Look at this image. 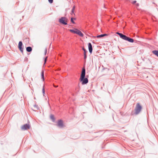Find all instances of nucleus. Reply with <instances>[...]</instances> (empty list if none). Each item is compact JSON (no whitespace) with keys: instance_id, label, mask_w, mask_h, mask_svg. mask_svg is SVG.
<instances>
[{"instance_id":"18","label":"nucleus","mask_w":158,"mask_h":158,"mask_svg":"<svg viewBox=\"0 0 158 158\" xmlns=\"http://www.w3.org/2000/svg\"><path fill=\"white\" fill-rule=\"evenodd\" d=\"M76 29H75V30H74L73 29H70L69 31H70V32H72V33H76Z\"/></svg>"},{"instance_id":"4","label":"nucleus","mask_w":158,"mask_h":158,"mask_svg":"<svg viewBox=\"0 0 158 158\" xmlns=\"http://www.w3.org/2000/svg\"><path fill=\"white\" fill-rule=\"evenodd\" d=\"M122 39L128 41L130 43H133L134 42V40L133 39L127 36L124 35Z\"/></svg>"},{"instance_id":"8","label":"nucleus","mask_w":158,"mask_h":158,"mask_svg":"<svg viewBox=\"0 0 158 158\" xmlns=\"http://www.w3.org/2000/svg\"><path fill=\"white\" fill-rule=\"evenodd\" d=\"M88 47L89 52L91 53L92 52L93 48L92 44L91 43H89L88 44Z\"/></svg>"},{"instance_id":"19","label":"nucleus","mask_w":158,"mask_h":158,"mask_svg":"<svg viewBox=\"0 0 158 158\" xmlns=\"http://www.w3.org/2000/svg\"><path fill=\"white\" fill-rule=\"evenodd\" d=\"M103 34H101L100 35H98L97 36V38H100L103 37Z\"/></svg>"},{"instance_id":"27","label":"nucleus","mask_w":158,"mask_h":158,"mask_svg":"<svg viewBox=\"0 0 158 158\" xmlns=\"http://www.w3.org/2000/svg\"><path fill=\"white\" fill-rule=\"evenodd\" d=\"M103 36H107L108 35L107 34H103Z\"/></svg>"},{"instance_id":"30","label":"nucleus","mask_w":158,"mask_h":158,"mask_svg":"<svg viewBox=\"0 0 158 158\" xmlns=\"http://www.w3.org/2000/svg\"><path fill=\"white\" fill-rule=\"evenodd\" d=\"M86 77H88V76H86Z\"/></svg>"},{"instance_id":"24","label":"nucleus","mask_w":158,"mask_h":158,"mask_svg":"<svg viewBox=\"0 0 158 158\" xmlns=\"http://www.w3.org/2000/svg\"><path fill=\"white\" fill-rule=\"evenodd\" d=\"M135 6H136V8H137L139 6V3H136Z\"/></svg>"},{"instance_id":"7","label":"nucleus","mask_w":158,"mask_h":158,"mask_svg":"<svg viewBox=\"0 0 158 158\" xmlns=\"http://www.w3.org/2000/svg\"><path fill=\"white\" fill-rule=\"evenodd\" d=\"M57 126L59 127L60 128L63 127L64 124L63 121L62 120L60 119L58 120L57 124Z\"/></svg>"},{"instance_id":"25","label":"nucleus","mask_w":158,"mask_h":158,"mask_svg":"<svg viewBox=\"0 0 158 158\" xmlns=\"http://www.w3.org/2000/svg\"><path fill=\"white\" fill-rule=\"evenodd\" d=\"M136 1H134L133 2H132V3L133 4H135L136 3Z\"/></svg>"},{"instance_id":"13","label":"nucleus","mask_w":158,"mask_h":158,"mask_svg":"<svg viewBox=\"0 0 158 158\" xmlns=\"http://www.w3.org/2000/svg\"><path fill=\"white\" fill-rule=\"evenodd\" d=\"M152 53L158 57V50H155L152 51Z\"/></svg>"},{"instance_id":"10","label":"nucleus","mask_w":158,"mask_h":158,"mask_svg":"<svg viewBox=\"0 0 158 158\" xmlns=\"http://www.w3.org/2000/svg\"><path fill=\"white\" fill-rule=\"evenodd\" d=\"M82 50L84 52V59L85 60L87 57L86 54V53L87 52V51L84 48H82Z\"/></svg>"},{"instance_id":"11","label":"nucleus","mask_w":158,"mask_h":158,"mask_svg":"<svg viewBox=\"0 0 158 158\" xmlns=\"http://www.w3.org/2000/svg\"><path fill=\"white\" fill-rule=\"evenodd\" d=\"M34 109H32V110L34 111H36L37 110H39V108L38 106L36 104L34 105L33 106Z\"/></svg>"},{"instance_id":"1","label":"nucleus","mask_w":158,"mask_h":158,"mask_svg":"<svg viewBox=\"0 0 158 158\" xmlns=\"http://www.w3.org/2000/svg\"><path fill=\"white\" fill-rule=\"evenodd\" d=\"M85 67H83L82 69V71L80 78V81L81 82L82 85L87 84L88 82V80L87 77L85 78Z\"/></svg>"},{"instance_id":"21","label":"nucleus","mask_w":158,"mask_h":158,"mask_svg":"<svg viewBox=\"0 0 158 158\" xmlns=\"http://www.w3.org/2000/svg\"><path fill=\"white\" fill-rule=\"evenodd\" d=\"M42 93L44 95V94H45V89H44V86H43V88L42 89Z\"/></svg>"},{"instance_id":"17","label":"nucleus","mask_w":158,"mask_h":158,"mask_svg":"<svg viewBox=\"0 0 158 158\" xmlns=\"http://www.w3.org/2000/svg\"><path fill=\"white\" fill-rule=\"evenodd\" d=\"M76 19V18H74L73 17H71V18L70 21L71 23H72L73 24H75V23L74 21V20H75Z\"/></svg>"},{"instance_id":"23","label":"nucleus","mask_w":158,"mask_h":158,"mask_svg":"<svg viewBox=\"0 0 158 158\" xmlns=\"http://www.w3.org/2000/svg\"><path fill=\"white\" fill-rule=\"evenodd\" d=\"M49 2L50 3H52L53 2V0H48Z\"/></svg>"},{"instance_id":"16","label":"nucleus","mask_w":158,"mask_h":158,"mask_svg":"<svg viewBox=\"0 0 158 158\" xmlns=\"http://www.w3.org/2000/svg\"><path fill=\"white\" fill-rule=\"evenodd\" d=\"M44 70L42 71L41 72V78L43 80V81H44Z\"/></svg>"},{"instance_id":"12","label":"nucleus","mask_w":158,"mask_h":158,"mask_svg":"<svg viewBox=\"0 0 158 158\" xmlns=\"http://www.w3.org/2000/svg\"><path fill=\"white\" fill-rule=\"evenodd\" d=\"M26 51L27 52H30L32 51V48L31 47L29 46L26 48Z\"/></svg>"},{"instance_id":"20","label":"nucleus","mask_w":158,"mask_h":158,"mask_svg":"<svg viewBox=\"0 0 158 158\" xmlns=\"http://www.w3.org/2000/svg\"><path fill=\"white\" fill-rule=\"evenodd\" d=\"M47 58H48V57L47 56L44 58V64H45L46 63V61L47 60Z\"/></svg>"},{"instance_id":"28","label":"nucleus","mask_w":158,"mask_h":158,"mask_svg":"<svg viewBox=\"0 0 158 158\" xmlns=\"http://www.w3.org/2000/svg\"><path fill=\"white\" fill-rule=\"evenodd\" d=\"M71 15H75V14L74 13V12H72V11H71Z\"/></svg>"},{"instance_id":"5","label":"nucleus","mask_w":158,"mask_h":158,"mask_svg":"<svg viewBox=\"0 0 158 158\" xmlns=\"http://www.w3.org/2000/svg\"><path fill=\"white\" fill-rule=\"evenodd\" d=\"M30 126L28 124H26L22 126L21 129L23 130H26L30 128Z\"/></svg>"},{"instance_id":"22","label":"nucleus","mask_w":158,"mask_h":158,"mask_svg":"<svg viewBox=\"0 0 158 158\" xmlns=\"http://www.w3.org/2000/svg\"><path fill=\"white\" fill-rule=\"evenodd\" d=\"M75 6H74L72 8V12H74V11L75 10Z\"/></svg>"},{"instance_id":"26","label":"nucleus","mask_w":158,"mask_h":158,"mask_svg":"<svg viewBox=\"0 0 158 158\" xmlns=\"http://www.w3.org/2000/svg\"><path fill=\"white\" fill-rule=\"evenodd\" d=\"M47 52V49L46 48L45 50V53H44V55H46Z\"/></svg>"},{"instance_id":"3","label":"nucleus","mask_w":158,"mask_h":158,"mask_svg":"<svg viewBox=\"0 0 158 158\" xmlns=\"http://www.w3.org/2000/svg\"><path fill=\"white\" fill-rule=\"evenodd\" d=\"M68 19L67 18L62 17H61L60 19H59V22L61 23L67 25V22Z\"/></svg>"},{"instance_id":"6","label":"nucleus","mask_w":158,"mask_h":158,"mask_svg":"<svg viewBox=\"0 0 158 158\" xmlns=\"http://www.w3.org/2000/svg\"><path fill=\"white\" fill-rule=\"evenodd\" d=\"M23 44L22 41H20L19 42L18 48L20 52L23 53Z\"/></svg>"},{"instance_id":"2","label":"nucleus","mask_w":158,"mask_h":158,"mask_svg":"<svg viewBox=\"0 0 158 158\" xmlns=\"http://www.w3.org/2000/svg\"><path fill=\"white\" fill-rule=\"evenodd\" d=\"M142 109L141 106L139 103H137L135 109V114L136 115L138 114L141 111Z\"/></svg>"},{"instance_id":"31","label":"nucleus","mask_w":158,"mask_h":158,"mask_svg":"<svg viewBox=\"0 0 158 158\" xmlns=\"http://www.w3.org/2000/svg\"><path fill=\"white\" fill-rule=\"evenodd\" d=\"M131 114H132V113H131Z\"/></svg>"},{"instance_id":"29","label":"nucleus","mask_w":158,"mask_h":158,"mask_svg":"<svg viewBox=\"0 0 158 158\" xmlns=\"http://www.w3.org/2000/svg\"><path fill=\"white\" fill-rule=\"evenodd\" d=\"M58 70H60V69L59 68V69H58Z\"/></svg>"},{"instance_id":"15","label":"nucleus","mask_w":158,"mask_h":158,"mask_svg":"<svg viewBox=\"0 0 158 158\" xmlns=\"http://www.w3.org/2000/svg\"><path fill=\"white\" fill-rule=\"evenodd\" d=\"M116 34H118V35H119V36H120V38H121V39H122V38L123 37V35H123V34L121 33H120L118 32H117L116 33Z\"/></svg>"},{"instance_id":"9","label":"nucleus","mask_w":158,"mask_h":158,"mask_svg":"<svg viewBox=\"0 0 158 158\" xmlns=\"http://www.w3.org/2000/svg\"><path fill=\"white\" fill-rule=\"evenodd\" d=\"M76 34H78L81 37H83L84 35L81 32L77 29H76Z\"/></svg>"},{"instance_id":"14","label":"nucleus","mask_w":158,"mask_h":158,"mask_svg":"<svg viewBox=\"0 0 158 158\" xmlns=\"http://www.w3.org/2000/svg\"><path fill=\"white\" fill-rule=\"evenodd\" d=\"M50 118L52 119V121L53 122H55V118L54 117V116L53 114H51L50 116Z\"/></svg>"}]
</instances>
